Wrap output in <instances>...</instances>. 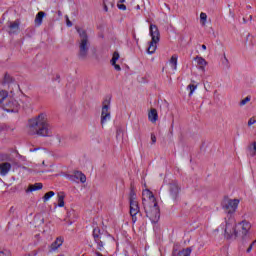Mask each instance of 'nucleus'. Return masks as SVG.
<instances>
[{
    "instance_id": "f257e3e1",
    "label": "nucleus",
    "mask_w": 256,
    "mask_h": 256,
    "mask_svg": "<svg viewBox=\"0 0 256 256\" xmlns=\"http://www.w3.org/2000/svg\"><path fill=\"white\" fill-rule=\"evenodd\" d=\"M221 207L228 217V219L225 218L226 227L224 233L226 239H231L233 235L237 237V223L235 222L233 215L235 211H237V207H239V199H231L225 196L221 202Z\"/></svg>"
},
{
    "instance_id": "f03ea898",
    "label": "nucleus",
    "mask_w": 256,
    "mask_h": 256,
    "mask_svg": "<svg viewBox=\"0 0 256 256\" xmlns=\"http://www.w3.org/2000/svg\"><path fill=\"white\" fill-rule=\"evenodd\" d=\"M28 135H38L39 137H51V125L47 121V115L39 114L28 122Z\"/></svg>"
},
{
    "instance_id": "7ed1b4c3",
    "label": "nucleus",
    "mask_w": 256,
    "mask_h": 256,
    "mask_svg": "<svg viewBox=\"0 0 256 256\" xmlns=\"http://www.w3.org/2000/svg\"><path fill=\"white\" fill-rule=\"evenodd\" d=\"M76 31L80 38L78 40V59H80V61H86L87 57H89V49L91 47L89 35H87V31L83 28H76Z\"/></svg>"
},
{
    "instance_id": "20e7f679",
    "label": "nucleus",
    "mask_w": 256,
    "mask_h": 256,
    "mask_svg": "<svg viewBox=\"0 0 256 256\" xmlns=\"http://www.w3.org/2000/svg\"><path fill=\"white\" fill-rule=\"evenodd\" d=\"M150 35L152 37V40L149 44L147 51L149 55H153V53L157 51V42L160 41L159 28H157V25L155 24L150 25Z\"/></svg>"
},
{
    "instance_id": "39448f33",
    "label": "nucleus",
    "mask_w": 256,
    "mask_h": 256,
    "mask_svg": "<svg viewBox=\"0 0 256 256\" xmlns=\"http://www.w3.org/2000/svg\"><path fill=\"white\" fill-rule=\"evenodd\" d=\"M238 227H240L239 231L236 230L237 236L233 235L230 237V239H237L239 235L242 237L243 241H247V239H250L249 231H251V223L249 221L243 220L242 222L238 223Z\"/></svg>"
},
{
    "instance_id": "423d86ee",
    "label": "nucleus",
    "mask_w": 256,
    "mask_h": 256,
    "mask_svg": "<svg viewBox=\"0 0 256 256\" xmlns=\"http://www.w3.org/2000/svg\"><path fill=\"white\" fill-rule=\"evenodd\" d=\"M110 120H111V98H106L102 102L101 125H105V123Z\"/></svg>"
},
{
    "instance_id": "0eeeda50",
    "label": "nucleus",
    "mask_w": 256,
    "mask_h": 256,
    "mask_svg": "<svg viewBox=\"0 0 256 256\" xmlns=\"http://www.w3.org/2000/svg\"><path fill=\"white\" fill-rule=\"evenodd\" d=\"M146 196L148 197V199H150L152 201L153 207L151 209V213L154 214V220L157 221V219H159L160 217V212H159V206L157 205V202L155 201V195H153V192L146 190Z\"/></svg>"
},
{
    "instance_id": "6e6552de",
    "label": "nucleus",
    "mask_w": 256,
    "mask_h": 256,
    "mask_svg": "<svg viewBox=\"0 0 256 256\" xmlns=\"http://www.w3.org/2000/svg\"><path fill=\"white\" fill-rule=\"evenodd\" d=\"M140 212L139 202H130V215L132 217V222L137 223V215Z\"/></svg>"
},
{
    "instance_id": "1a4fd4ad",
    "label": "nucleus",
    "mask_w": 256,
    "mask_h": 256,
    "mask_svg": "<svg viewBox=\"0 0 256 256\" xmlns=\"http://www.w3.org/2000/svg\"><path fill=\"white\" fill-rule=\"evenodd\" d=\"M70 181H74V183H86L87 176L83 174L81 171H75L73 175L69 176Z\"/></svg>"
},
{
    "instance_id": "9d476101",
    "label": "nucleus",
    "mask_w": 256,
    "mask_h": 256,
    "mask_svg": "<svg viewBox=\"0 0 256 256\" xmlns=\"http://www.w3.org/2000/svg\"><path fill=\"white\" fill-rule=\"evenodd\" d=\"M180 190L181 188H179V184L177 182L173 181L172 183L169 184L170 195L172 199H174V201H177V197H179Z\"/></svg>"
},
{
    "instance_id": "9b49d317",
    "label": "nucleus",
    "mask_w": 256,
    "mask_h": 256,
    "mask_svg": "<svg viewBox=\"0 0 256 256\" xmlns=\"http://www.w3.org/2000/svg\"><path fill=\"white\" fill-rule=\"evenodd\" d=\"M8 25V33L9 35H15L19 31V27L21 25V21L15 20L14 22L9 21Z\"/></svg>"
},
{
    "instance_id": "f8f14e48",
    "label": "nucleus",
    "mask_w": 256,
    "mask_h": 256,
    "mask_svg": "<svg viewBox=\"0 0 256 256\" xmlns=\"http://www.w3.org/2000/svg\"><path fill=\"white\" fill-rule=\"evenodd\" d=\"M4 111L7 113H17V101L11 100L5 106H3Z\"/></svg>"
},
{
    "instance_id": "ddd939ff",
    "label": "nucleus",
    "mask_w": 256,
    "mask_h": 256,
    "mask_svg": "<svg viewBox=\"0 0 256 256\" xmlns=\"http://www.w3.org/2000/svg\"><path fill=\"white\" fill-rule=\"evenodd\" d=\"M11 163L9 162H3L0 164V175L1 177H5L9 174V171H11Z\"/></svg>"
},
{
    "instance_id": "4468645a",
    "label": "nucleus",
    "mask_w": 256,
    "mask_h": 256,
    "mask_svg": "<svg viewBox=\"0 0 256 256\" xmlns=\"http://www.w3.org/2000/svg\"><path fill=\"white\" fill-rule=\"evenodd\" d=\"M44 17H47V13H45L44 11H40L37 13L35 20H34L36 27H41V25H43Z\"/></svg>"
},
{
    "instance_id": "2eb2a0df",
    "label": "nucleus",
    "mask_w": 256,
    "mask_h": 256,
    "mask_svg": "<svg viewBox=\"0 0 256 256\" xmlns=\"http://www.w3.org/2000/svg\"><path fill=\"white\" fill-rule=\"evenodd\" d=\"M195 61H197L200 71H205V67H207V61L201 56H196Z\"/></svg>"
},
{
    "instance_id": "dca6fc26",
    "label": "nucleus",
    "mask_w": 256,
    "mask_h": 256,
    "mask_svg": "<svg viewBox=\"0 0 256 256\" xmlns=\"http://www.w3.org/2000/svg\"><path fill=\"white\" fill-rule=\"evenodd\" d=\"M148 118L151 123H157V119H159V114H157V109L152 108L148 113Z\"/></svg>"
},
{
    "instance_id": "f3484780",
    "label": "nucleus",
    "mask_w": 256,
    "mask_h": 256,
    "mask_svg": "<svg viewBox=\"0 0 256 256\" xmlns=\"http://www.w3.org/2000/svg\"><path fill=\"white\" fill-rule=\"evenodd\" d=\"M191 251V248H186L183 249L182 251H177L176 249H174L172 252V256H190Z\"/></svg>"
},
{
    "instance_id": "a211bd4d",
    "label": "nucleus",
    "mask_w": 256,
    "mask_h": 256,
    "mask_svg": "<svg viewBox=\"0 0 256 256\" xmlns=\"http://www.w3.org/2000/svg\"><path fill=\"white\" fill-rule=\"evenodd\" d=\"M43 189L42 183H35L28 186L26 193H33V191H39Z\"/></svg>"
},
{
    "instance_id": "6ab92c4d",
    "label": "nucleus",
    "mask_w": 256,
    "mask_h": 256,
    "mask_svg": "<svg viewBox=\"0 0 256 256\" xmlns=\"http://www.w3.org/2000/svg\"><path fill=\"white\" fill-rule=\"evenodd\" d=\"M63 245V237H58L56 240L51 244L50 249L51 251H57L59 247Z\"/></svg>"
},
{
    "instance_id": "aec40b11",
    "label": "nucleus",
    "mask_w": 256,
    "mask_h": 256,
    "mask_svg": "<svg viewBox=\"0 0 256 256\" xmlns=\"http://www.w3.org/2000/svg\"><path fill=\"white\" fill-rule=\"evenodd\" d=\"M133 201H137V194L135 193V188L133 187V184H131L130 194H129V203Z\"/></svg>"
},
{
    "instance_id": "412c9836",
    "label": "nucleus",
    "mask_w": 256,
    "mask_h": 256,
    "mask_svg": "<svg viewBox=\"0 0 256 256\" xmlns=\"http://www.w3.org/2000/svg\"><path fill=\"white\" fill-rule=\"evenodd\" d=\"M58 207H65V195L63 192L58 193Z\"/></svg>"
},
{
    "instance_id": "4be33fe9",
    "label": "nucleus",
    "mask_w": 256,
    "mask_h": 256,
    "mask_svg": "<svg viewBox=\"0 0 256 256\" xmlns=\"http://www.w3.org/2000/svg\"><path fill=\"white\" fill-rule=\"evenodd\" d=\"M179 57L177 56V54L172 55L171 59H170V63L172 64V67L174 69V71H177V59Z\"/></svg>"
},
{
    "instance_id": "5701e85b",
    "label": "nucleus",
    "mask_w": 256,
    "mask_h": 256,
    "mask_svg": "<svg viewBox=\"0 0 256 256\" xmlns=\"http://www.w3.org/2000/svg\"><path fill=\"white\" fill-rule=\"evenodd\" d=\"M9 97V92L7 90H1L0 91V105H3L4 99H7Z\"/></svg>"
},
{
    "instance_id": "b1692460",
    "label": "nucleus",
    "mask_w": 256,
    "mask_h": 256,
    "mask_svg": "<svg viewBox=\"0 0 256 256\" xmlns=\"http://www.w3.org/2000/svg\"><path fill=\"white\" fill-rule=\"evenodd\" d=\"M54 195H55V192H53V191L47 192V193L43 196V201H44V203H47V201H49L50 198L53 197Z\"/></svg>"
},
{
    "instance_id": "393cba45",
    "label": "nucleus",
    "mask_w": 256,
    "mask_h": 256,
    "mask_svg": "<svg viewBox=\"0 0 256 256\" xmlns=\"http://www.w3.org/2000/svg\"><path fill=\"white\" fill-rule=\"evenodd\" d=\"M117 61H119V52H114L112 59L110 61L111 65H115V63H117Z\"/></svg>"
},
{
    "instance_id": "a878e982",
    "label": "nucleus",
    "mask_w": 256,
    "mask_h": 256,
    "mask_svg": "<svg viewBox=\"0 0 256 256\" xmlns=\"http://www.w3.org/2000/svg\"><path fill=\"white\" fill-rule=\"evenodd\" d=\"M117 61H119V52H114L112 59L110 61L111 65H115V63H117Z\"/></svg>"
},
{
    "instance_id": "bb28decb",
    "label": "nucleus",
    "mask_w": 256,
    "mask_h": 256,
    "mask_svg": "<svg viewBox=\"0 0 256 256\" xmlns=\"http://www.w3.org/2000/svg\"><path fill=\"white\" fill-rule=\"evenodd\" d=\"M93 237H94V239H101V229L100 228H94Z\"/></svg>"
},
{
    "instance_id": "cd10ccee",
    "label": "nucleus",
    "mask_w": 256,
    "mask_h": 256,
    "mask_svg": "<svg viewBox=\"0 0 256 256\" xmlns=\"http://www.w3.org/2000/svg\"><path fill=\"white\" fill-rule=\"evenodd\" d=\"M187 89H189L190 93H189V97H191L193 95V93L195 92V89H197V85L195 84H189L187 86Z\"/></svg>"
},
{
    "instance_id": "c85d7f7f",
    "label": "nucleus",
    "mask_w": 256,
    "mask_h": 256,
    "mask_svg": "<svg viewBox=\"0 0 256 256\" xmlns=\"http://www.w3.org/2000/svg\"><path fill=\"white\" fill-rule=\"evenodd\" d=\"M200 21H201L202 25H205V23H207V14L205 12H201Z\"/></svg>"
},
{
    "instance_id": "c756f323",
    "label": "nucleus",
    "mask_w": 256,
    "mask_h": 256,
    "mask_svg": "<svg viewBox=\"0 0 256 256\" xmlns=\"http://www.w3.org/2000/svg\"><path fill=\"white\" fill-rule=\"evenodd\" d=\"M222 65H224L226 69H229L231 67V64L229 63V59H227V56L225 54H224V60L222 61Z\"/></svg>"
},
{
    "instance_id": "7c9ffc66",
    "label": "nucleus",
    "mask_w": 256,
    "mask_h": 256,
    "mask_svg": "<svg viewBox=\"0 0 256 256\" xmlns=\"http://www.w3.org/2000/svg\"><path fill=\"white\" fill-rule=\"evenodd\" d=\"M94 241L95 243H97L99 251H101V249H103L104 247V244H103V241H101V238H94Z\"/></svg>"
},
{
    "instance_id": "2f4dec72",
    "label": "nucleus",
    "mask_w": 256,
    "mask_h": 256,
    "mask_svg": "<svg viewBox=\"0 0 256 256\" xmlns=\"http://www.w3.org/2000/svg\"><path fill=\"white\" fill-rule=\"evenodd\" d=\"M249 101H251V96H247L246 98H244L243 100H241V101L239 102V106H240V107H243V106H245L246 103H249Z\"/></svg>"
},
{
    "instance_id": "473e14b6",
    "label": "nucleus",
    "mask_w": 256,
    "mask_h": 256,
    "mask_svg": "<svg viewBox=\"0 0 256 256\" xmlns=\"http://www.w3.org/2000/svg\"><path fill=\"white\" fill-rule=\"evenodd\" d=\"M4 83H13V77H11V75L6 73L4 76Z\"/></svg>"
},
{
    "instance_id": "72a5a7b5",
    "label": "nucleus",
    "mask_w": 256,
    "mask_h": 256,
    "mask_svg": "<svg viewBox=\"0 0 256 256\" xmlns=\"http://www.w3.org/2000/svg\"><path fill=\"white\" fill-rule=\"evenodd\" d=\"M250 151H251L253 156L256 155V142L252 143V147H250Z\"/></svg>"
},
{
    "instance_id": "f704fd0d",
    "label": "nucleus",
    "mask_w": 256,
    "mask_h": 256,
    "mask_svg": "<svg viewBox=\"0 0 256 256\" xmlns=\"http://www.w3.org/2000/svg\"><path fill=\"white\" fill-rule=\"evenodd\" d=\"M0 256H11V252L8 250L0 251Z\"/></svg>"
},
{
    "instance_id": "c9c22d12",
    "label": "nucleus",
    "mask_w": 256,
    "mask_h": 256,
    "mask_svg": "<svg viewBox=\"0 0 256 256\" xmlns=\"http://www.w3.org/2000/svg\"><path fill=\"white\" fill-rule=\"evenodd\" d=\"M151 142H152V145H155V143H157V137L153 133L151 134Z\"/></svg>"
},
{
    "instance_id": "e433bc0d",
    "label": "nucleus",
    "mask_w": 256,
    "mask_h": 256,
    "mask_svg": "<svg viewBox=\"0 0 256 256\" xmlns=\"http://www.w3.org/2000/svg\"><path fill=\"white\" fill-rule=\"evenodd\" d=\"M117 7H118V9H120L121 11H126V10H127V6H125L124 4H118Z\"/></svg>"
},
{
    "instance_id": "4c0bfd02",
    "label": "nucleus",
    "mask_w": 256,
    "mask_h": 256,
    "mask_svg": "<svg viewBox=\"0 0 256 256\" xmlns=\"http://www.w3.org/2000/svg\"><path fill=\"white\" fill-rule=\"evenodd\" d=\"M66 25H67V27H73V22H71V20H69L68 16H66Z\"/></svg>"
},
{
    "instance_id": "58836bf2",
    "label": "nucleus",
    "mask_w": 256,
    "mask_h": 256,
    "mask_svg": "<svg viewBox=\"0 0 256 256\" xmlns=\"http://www.w3.org/2000/svg\"><path fill=\"white\" fill-rule=\"evenodd\" d=\"M256 120L254 118H250L248 121V127H251V125H255Z\"/></svg>"
},
{
    "instance_id": "ea45409f",
    "label": "nucleus",
    "mask_w": 256,
    "mask_h": 256,
    "mask_svg": "<svg viewBox=\"0 0 256 256\" xmlns=\"http://www.w3.org/2000/svg\"><path fill=\"white\" fill-rule=\"evenodd\" d=\"M254 245H255V242L250 243L249 247L246 250V253H249L250 251H252Z\"/></svg>"
},
{
    "instance_id": "a19ab883",
    "label": "nucleus",
    "mask_w": 256,
    "mask_h": 256,
    "mask_svg": "<svg viewBox=\"0 0 256 256\" xmlns=\"http://www.w3.org/2000/svg\"><path fill=\"white\" fill-rule=\"evenodd\" d=\"M120 135H123V129L118 128V129L116 130V137H119Z\"/></svg>"
},
{
    "instance_id": "79ce46f5",
    "label": "nucleus",
    "mask_w": 256,
    "mask_h": 256,
    "mask_svg": "<svg viewBox=\"0 0 256 256\" xmlns=\"http://www.w3.org/2000/svg\"><path fill=\"white\" fill-rule=\"evenodd\" d=\"M112 66L114 67V69H115L116 71H121V66L118 65L117 63L112 64Z\"/></svg>"
},
{
    "instance_id": "37998d69",
    "label": "nucleus",
    "mask_w": 256,
    "mask_h": 256,
    "mask_svg": "<svg viewBox=\"0 0 256 256\" xmlns=\"http://www.w3.org/2000/svg\"><path fill=\"white\" fill-rule=\"evenodd\" d=\"M103 5H104V11L107 13V11H109V8L107 7V0H103Z\"/></svg>"
},
{
    "instance_id": "c03bdc74",
    "label": "nucleus",
    "mask_w": 256,
    "mask_h": 256,
    "mask_svg": "<svg viewBox=\"0 0 256 256\" xmlns=\"http://www.w3.org/2000/svg\"><path fill=\"white\" fill-rule=\"evenodd\" d=\"M145 213H146V216H147V217H153V215H151V214L149 215V213L147 212V210H145Z\"/></svg>"
},
{
    "instance_id": "a18cd8bd",
    "label": "nucleus",
    "mask_w": 256,
    "mask_h": 256,
    "mask_svg": "<svg viewBox=\"0 0 256 256\" xmlns=\"http://www.w3.org/2000/svg\"><path fill=\"white\" fill-rule=\"evenodd\" d=\"M202 49L205 51L207 49V46L205 44H203Z\"/></svg>"
},
{
    "instance_id": "49530a36",
    "label": "nucleus",
    "mask_w": 256,
    "mask_h": 256,
    "mask_svg": "<svg viewBox=\"0 0 256 256\" xmlns=\"http://www.w3.org/2000/svg\"><path fill=\"white\" fill-rule=\"evenodd\" d=\"M59 79H61V76L56 75V81H59Z\"/></svg>"
},
{
    "instance_id": "de8ad7c7",
    "label": "nucleus",
    "mask_w": 256,
    "mask_h": 256,
    "mask_svg": "<svg viewBox=\"0 0 256 256\" xmlns=\"http://www.w3.org/2000/svg\"><path fill=\"white\" fill-rule=\"evenodd\" d=\"M30 151H39V148L30 149Z\"/></svg>"
},
{
    "instance_id": "09e8293b",
    "label": "nucleus",
    "mask_w": 256,
    "mask_h": 256,
    "mask_svg": "<svg viewBox=\"0 0 256 256\" xmlns=\"http://www.w3.org/2000/svg\"><path fill=\"white\" fill-rule=\"evenodd\" d=\"M13 211H15V208H14V207H11V208H10V213H13Z\"/></svg>"
},
{
    "instance_id": "8fccbe9b",
    "label": "nucleus",
    "mask_w": 256,
    "mask_h": 256,
    "mask_svg": "<svg viewBox=\"0 0 256 256\" xmlns=\"http://www.w3.org/2000/svg\"><path fill=\"white\" fill-rule=\"evenodd\" d=\"M135 9H137V11H139V9H141V6L137 5V6L135 7Z\"/></svg>"
},
{
    "instance_id": "3c124183",
    "label": "nucleus",
    "mask_w": 256,
    "mask_h": 256,
    "mask_svg": "<svg viewBox=\"0 0 256 256\" xmlns=\"http://www.w3.org/2000/svg\"><path fill=\"white\" fill-rule=\"evenodd\" d=\"M97 256H103V254H101L100 252H96Z\"/></svg>"
},
{
    "instance_id": "603ef678",
    "label": "nucleus",
    "mask_w": 256,
    "mask_h": 256,
    "mask_svg": "<svg viewBox=\"0 0 256 256\" xmlns=\"http://www.w3.org/2000/svg\"><path fill=\"white\" fill-rule=\"evenodd\" d=\"M119 3H125V0H119Z\"/></svg>"
},
{
    "instance_id": "864d4df0",
    "label": "nucleus",
    "mask_w": 256,
    "mask_h": 256,
    "mask_svg": "<svg viewBox=\"0 0 256 256\" xmlns=\"http://www.w3.org/2000/svg\"><path fill=\"white\" fill-rule=\"evenodd\" d=\"M68 225H73V222H72V221H69V222H68Z\"/></svg>"
},
{
    "instance_id": "5fc2aeb1",
    "label": "nucleus",
    "mask_w": 256,
    "mask_h": 256,
    "mask_svg": "<svg viewBox=\"0 0 256 256\" xmlns=\"http://www.w3.org/2000/svg\"><path fill=\"white\" fill-rule=\"evenodd\" d=\"M58 15L61 16V11H58Z\"/></svg>"
},
{
    "instance_id": "6e6d98bb",
    "label": "nucleus",
    "mask_w": 256,
    "mask_h": 256,
    "mask_svg": "<svg viewBox=\"0 0 256 256\" xmlns=\"http://www.w3.org/2000/svg\"><path fill=\"white\" fill-rule=\"evenodd\" d=\"M250 19H253V16H250Z\"/></svg>"
},
{
    "instance_id": "4d7b16f0",
    "label": "nucleus",
    "mask_w": 256,
    "mask_h": 256,
    "mask_svg": "<svg viewBox=\"0 0 256 256\" xmlns=\"http://www.w3.org/2000/svg\"><path fill=\"white\" fill-rule=\"evenodd\" d=\"M23 169H27V167H23Z\"/></svg>"
},
{
    "instance_id": "13d9d810",
    "label": "nucleus",
    "mask_w": 256,
    "mask_h": 256,
    "mask_svg": "<svg viewBox=\"0 0 256 256\" xmlns=\"http://www.w3.org/2000/svg\"><path fill=\"white\" fill-rule=\"evenodd\" d=\"M171 127H173V122H172V125H171Z\"/></svg>"
},
{
    "instance_id": "bf43d9fd",
    "label": "nucleus",
    "mask_w": 256,
    "mask_h": 256,
    "mask_svg": "<svg viewBox=\"0 0 256 256\" xmlns=\"http://www.w3.org/2000/svg\"><path fill=\"white\" fill-rule=\"evenodd\" d=\"M58 256H63V255H58Z\"/></svg>"
}]
</instances>
